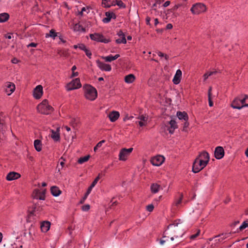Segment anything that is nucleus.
Segmentation results:
<instances>
[{"instance_id":"nucleus-1","label":"nucleus","mask_w":248,"mask_h":248,"mask_svg":"<svg viewBox=\"0 0 248 248\" xmlns=\"http://www.w3.org/2000/svg\"><path fill=\"white\" fill-rule=\"evenodd\" d=\"M37 109L39 113L48 115L53 111V108L48 104L47 100L44 99L37 107Z\"/></svg>"},{"instance_id":"nucleus-2","label":"nucleus","mask_w":248,"mask_h":248,"mask_svg":"<svg viewBox=\"0 0 248 248\" xmlns=\"http://www.w3.org/2000/svg\"><path fill=\"white\" fill-rule=\"evenodd\" d=\"M85 88V96L86 98L92 101L95 99L97 96L96 90L92 86L89 85H86Z\"/></svg>"},{"instance_id":"nucleus-3","label":"nucleus","mask_w":248,"mask_h":248,"mask_svg":"<svg viewBox=\"0 0 248 248\" xmlns=\"http://www.w3.org/2000/svg\"><path fill=\"white\" fill-rule=\"evenodd\" d=\"M190 11L194 15H199L206 11V6L202 3H197L192 5Z\"/></svg>"},{"instance_id":"nucleus-4","label":"nucleus","mask_w":248,"mask_h":248,"mask_svg":"<svg viewBox=\"0 0 248 248\" xmlns=\"http://www.w3.org/2000/svg\"><path fill=\"white\" fill-rule=\"evenodd\" d=\"M133 150V148L129 149L123 148L122 149L119 155V159L121 161H125L128 156L130 155L131 153Z\"/></svg>"},{"instance_id":"nucleus-5","label":"nucleus","mask_w":248,"mask_h":248,"mask_svg":"<svg viewBox=\"0 0 248 248\" xmlns=\"http://www.w3.org/2000/svg\"><path fill=\"white\" fill-rule=\"evenodd\" d=\"M81 87L79 78H77L73 79L71 82L66 85V89L67 91H71L73 90L79 88Z\"/></svg>"},{"instance_id":"nucleus-6","label":"nucleus","mask_w":248,"mask_h":248,"mask_svg":"<svg viewBox=\"0 0 248 248\" xmlns=\"http://www.w3.org/2000/svg\"><path fill=\"white\" fill-rule=\"evenodd\" d=\"M46 189H44L41 191L39 189H35L33 190L32 193V197L34 199H39L41 200H45V194Z\"/></svg>"},{"instance_id":"nucleus-7","label":"nucleus","mask_w":248,"mask_h":248,"mask_svg":"<svg viewBox=\"0 0 248 248\" xmlns=\"http://www.w3.org/2000/svg\"><path fill=\"white\" fill-rule=\"evenodd\" d=\"M90 37L93 40L96 41L97 42H103L105 43H108L109 42V40L105 38L102 34L95 33L94 34H90Z\"/></svg>"},{"instance_id":"nucleus-8","label":"nucleus","mask_w":248,"mask_h":248,"mask_svg":"<svg viewBox=\"0 0 248 248\" xmlns=\"http://www.w3.org/2000/svg\"><path fill=\"white\" fill-rule=\"evenodd\" d=\"M15 85L13 83L8 82L4 85V90L7 95H9L15 90Z\"/></svg>"},{"instance_id":"nucleus-9","label":"nucleus","mask_w":248,"mask_h":248,"mask_svg":"<svg viewBox=\"0 0 248 248\" xmlns=\"http://www.w3.org/2000/svg\"><path fill=\"white\" fill-rule=\"evenodd\" d=\"M164 161V157L161 155H157L153 157L151 160V163L154 166H158L161 165Z\"/></svg>"},{"instance_id":"nucleus-10","label":"nucleus","mask_w":248,"mask_h":248,"mask_svg":"<svg viewBox=\"0 0 248 248\" xmlns=\"http://www.w3.org/2000/svg\"><path fill=\"white\" fill-rule=\"evenodd\" d=\"M214 154L215 156L217 159H221L224 155V149L221 146H217L215 149Z\"/></svg>"},{"instance_id":"nucleus-11","label":"nucleus","mask_w":248,"mask_h":248,"mask_svg":"<svg viewBox=\"0 0 248 248\" xmlns=\"http://www.w3.org/2000/svg\"><path fill=\"white\" fill-rule=\"evenodd\" d=\"M96 63L98 67L103 71H110L111 70L110 65L105 63L100 62L99 60L96 61Z\"/></svg>"},{"instance_id":"nucleus-12","label":"nucleus","mask_w":248,"mask_h":248,"mask_svg":"<svg viewBox=\"0 0 248 248\" xmlns=\"http://www.w3.org/2000/svg\"><path fill=\"white\" fill-rule=\"evenodd\" d=\"M43 94V87L39 85L36 87L33 91V96L36 99H39Z\"/></svg>"},{"instance_id":"nucleus-13","label":"nucleus","mask_w":248,"mask_h":248,"mask_svg":"<svg viewBox=\"0 0 248 248\" xmlns=\"http://www.w3.org/2000/svg\"><path fill=\"white\" fill-rule=\"evenodd\" d=\"M20 177L21 175L19 173L15 171H11L8 173L6 177V179L7 181H12L17 179Z\"/></svg>"},{"instance_id":"nucleus-14","label":"nucleus","mask_w":248,"mask_h":248,"mask_svg":"<svg viewBox=\"0 0 248 248\" xmlns=\"http://www.w3.org/2000/svg\"><path fill=\"white\" fill-rule=\"evenodd\" d=\"M106 17L103 19L102 21L104 23H107L110 22L111 18L115 19L116 16L113 12H107L105 13Z\"/></svg>"},{"instance_id":"nucleus-15","label":"nucleus","mask_w":248,"mask_h":248,"mask_svg":"<svg viewBox=\"0 0 248 248\" xmlns=\"http://www.w3.org/2000/svg\"><path fill=\"white\" fill-rule=\"evenodd\" d=\"M169 124L170 126H167L168 127V130L170 133L173 134L174 130L178 128L177 124L176 122L173 120H170L169 122Z\"/></svg>"},{"instance_id":"nucleus-16","label":"nucleus","mask_w":248,"mask_h":248,"mask_svg":"<svg viewBox=\"0 0 248 248\" xmlns=\"http://www.w3.org/2000/svg\"><path fill=\"white\" fill-rule=\"evenodd\" d=\"M182 77V71L180 69H178L176 71V74L173 78L172 81L174 84H178L181 81V78Z\"/></svg>"},{"instance_id":"nucleus-17","label":"nucleus","mask_w":248,"mask_h":248,"mask_svg":"<svg viewBox=\"0 0 248 248\" xmlns=\"http://www.w3.org/2000/svg\"><path fill=\"white\" fill-rule=\"evenodd\" d=\"M119 116L120 114L119 112L116 111H112L108 115L110 121L112 122H115L119 118Z\"/></svg>"},{"instance_id":"nucleus-18","label":"nucleus","mask_w":248,"mask_h":248,"mask_svg":"<svg viewBox=\"0 0 248 248\" xmlns=\"http://www.w3.org/2000/svg\"><path fill=\"white\" fill-rule=\"evenodd\" d=\"M231 106L233 108L241 109L243 107V104H241V100L235 99L232 103Z\"/></svg>"},{"instance_id":"nucleus-19","label":"nucleus","mask_w":248,"mask_h":248,"mask_svg":"<svg viewBox=\"0 0 248 248\" xmlns=\"http://www.w3.org/2000/svg\"><path fill=\"white\" fill-rule=\"evenodd\" d=\"M50 222L47 221H44L42 223V224L41 225V231L43 232H46L49 230V229L50 228Z\"/></svg>"},{"instance_id":"nucleus-20","label":"nucleus","mask_w":248,"mask_h":248,"mask_svg":"<svg viewBox=\"0 0 248 248\" xmlns=\"http://www.w3.org/2000/svg\"><path fill=\"white\" fill-rule=\"evenodd\" d=\"M197 157H199L201 160L207 161V164L209 160V155L208 153L205 151H203Z\"/></svg>"},{"instance_id":"nucleus-21","label":"nucleus","mask_w":248,"mask_h":248,"mask_svg":"<svg viewBox=\"0 0 248 248\" xmlns=\"http://www.w3.org/2000/svg\"><path fill=\"white\" fill-rule=\"evenodd\" d=\"M177 116L179 119L183 120L184 121H188V116L187 114L185 112L178 111L177 112Z\"/></svg>"},{"instance_id":"nucleus-22","label":"nucleus","mask_w":248,"mask_h":248,"mask_svg":"<svg viewBox=\"0 0 248 248\" xmlns=\"http://www.w3.org/2000/svg\"><path fill=\"white\" fill-rule=\"evenodd\" d=\"M51 194L55 197L58 196L62 193L58 187L56 186H53L50 188Z\"/></svg>"},{"instance_id":"nucleus-23","label":"nucleus","mask_w":248,"mask_h":248,"mask_svg":"<svg viewBox=\"0 0 248 248\" xmlns=\"http://www.w3.org/2000/svg\"><path fill=\"white\" fill-rule=\"evenodd\" d=\"M51 134L50 137L52 139H53L55 141H57L60 140V133L59 132V129H58L56 131L51 130Z\"/></svg>"},{"instance_id":"nucleus-24","label":"nucleus","mask_w":248,"mask_h":248,"mask_svg":"<svg viewBox=\"0 0 248 248\" xmlns=\"http://www.w3.org/2000/svg\"><path fill=\"white\" fill-rule=\"evenodd\" d=\"M202 170V168L199 164L198 162L195 160L193 163L192 171L194 173H197Z\"/></svg>"},{"instance_id":"nucleus-25","label":"nucleus","mask_w":248,"mask_h":248,"mask_svg":"<svg viewBox=\"0 0 248 248\" xmlns=\"http://www.w3.org/2000/svg\"><path fill=\"white\" fill-rule=\"evenodd\" d=\"M135 80V77L133 74H129L124 78V81L126 83H131Z\"/></svg>"},{"instance_id":"nucleus-26","label":"nucleus","mask_w":248,"mask_h":248,"mask_svg":"<svg viewBox=\"0 0 248 248\" xmlns=\"http://www.w3.org/2000/svg\"><path fill=\"white\" fill-rule=\"evenodd\" d=\"M160 188H161V186L159 185H158L156 183H154V184H153L151 186V190L152 193H156L159 191Z\"/></svg>"},{"instance_id":"nucleus-27","label":"nucleus","mask_w":248,"mask_h":248,"mask_svg":"<svg viewBox=\"0 0 248 248\" xmlns=\"http://www.w3.org/2000/svg\"><path fill=\"white\" fill-rule=\"evenodd\" d=\"M34 146L36 150L40 152L42 150V143L41 141L39 140H36L34 141Z\"/></svg>"},{"instance_id":"nucleus-28","label":"nucleus","mask_w":248,"mask_h":248,"mask_svg":"<svg viewBox=\"0 0 248 248\" xmlns=\"http://www.w3.org/2000/svg\"><path fill=\"white\" fill-rule=\"evenodd\" d=\"M9 18V15L6 13L0 14V23L4 22Z\"/></svg>"},{"instance_id":"nucleus-29","label":"nucleus","mask_w":248,"mask_h":248,"mask_svg":"<svg viewBox=\"0 0 248 248\" xmlns=\"http://www.w3.org/2000/svg\"><path fill=\"white\" fill-rule=\"evenodd\" d=\"M73 30L75 31L85 32L84 28L82 27L79 24H76L73 27Z\"/></svg>"},{"instance_id":"nucleus-30","label":"nucleus","mask_w":248,"mask_h":248,"mask_svg":"<svg viewBox=\"0 0 248 248\" xmlns=\"http://www.w3.org/2000/svg\"><path fill=\"white\" fill-rule=\"evenodd\" d=\"M79 120L78 118H72L69 122L70 124L73 127L75 128L78 124Z\"/></svg>"},{"instance_id":"nucleus-31","label":"nucleus","mask_w":248,"mask_h":248,"mask_svg":"<svg viewBox=\"0 0 248 248\" xmlns=\"http://www.w3.org/2000/svg\"><path fill=\"white\" fill-rule=\"evenodd\" d=\"M230 233H222L221 234H219L218 235H217L215 236V237H220L218 240V242H221L223 240H224L225 239L228 238V237L230 236Z\"/></svg>"},{"instance_id":"nucleus-32","label":"nucleus","mask_w":248,"mask_h":248,"mask_svg":"<svg viewBox=\"0 0 248 248\" xmlns=\"http://www.w3.org/2000/svg\"><path fill=\"white\" fill-rule=\"evenodd\" d=\"M103 174L101 173H99L98 176L95 178V179L94 180V181L93 182L91 185L89 186V187H91V189H92L97 184V182L99 181V180L103 176Z\"/></svg>"},{"instance_id":"nucleus-33","label":"nucleus","mask_w":248,"mask_h":248,"mask_svg":"<svg viewBox=\"0 0 248 248\" xmlns=\"http://www.w3.org/2000/svg\"><path fill=\"white\" fill-rule=\"evenodd\" d=\"M195 160L197 162H198L199 164L202 168V169H203L207 164V161H204L202 160H201V159H200L199 157H197L195 159Z\"/></svg>"},{"instance_id":"nucleus-34","label":"nucleus","mask_w":248,"mask_h":248,"mask_svg":"<svg viewBox=\"0 0 248 248\" xmlns=\"http://www.w3.org/2000/svg\"><path fill=\"white\" fill-rule=\"evenodd\" d=\"M57 36V33L55 32L54 30H51L49 31V33H46V37L47 38L48 37H52L53 39Z\"/></svg>"},{"instance_id":"nucleus-35","label":"nucleus","mask_w":248,"mask_h":248,"mask_svg":"<svg viewBox=\"0 0 248 248\" xmlns=\"http://www.w3.org/2000/svg\"><path fill=\"white\" fill-rule=\"evenodd\" d=\"M90 157V155L81 157L78 160V163L79 164H82L85 162H87L89 159Z\"/></svg>"},{"instance_id":"nucleus-36","label":"nucleus","mask_w":248,"mask_h":248,"mask_svg":"<svg viewBox=\"0 0 248 248\" xmlns=\"http://www.w3.org/2000/svg\"><path fill=\"white\" fill-rule=\"evenodd\" d=\"M42 209V207H38L37 204H35L33 205V211L31 212L30 214L29 215L28 218L27 219V222H29V219L30 218V217L31 216V215L33 214V212L35 211L36 210L39 211Z\"/></svg>"},{"instance_id":"nucleus-37","label":"nucleus","mask_w":248,"mask_h":248,"mask_svg":"<svg viewBox=\"0 0 248 248\" xmlns=\"http://www.w3.org/2000/svg\"><path fill=\"white\" fill-rule=\"evenodd\" d=\"M211 91H212V88L210 87L208 90V96L209 105L210 107H212L213 105V102L211 100Z\"/></svg>"},{"instance_id":"nucleus-38","label":"nucleus","mask_w":248,"mask_h":248,"mask_svg":"<svg viewBox=\"0 0 248 248\" xmlns=\"http://www.w3.org/2000/svg\"><path fill=\"white\" fill-rule=\"evenodd\" d=\"M92 189L91 188V187H89L88 188L87 192H86L84 197L83 198V199L80 201V203H83L85 200L86 199V198H87L88 195L90 193L91 190H92Z\"/></svg>"},{"instance_id":"nucleus-39","label":"nucleus","mask_w":248,"mask_h":248,"mask_svg":"<svg viewBox=\"0 0 248 248\" xmlns=\"http://www.w3.org/2000/svg\"><path fill=\"white\" fill-rule=\"evenodd\" d=\"M241 104L244 107H248V96L245 95L244 98L241 100Z\"/></svg>"},{"instance_id":"nucleus-40","label":"nucleus","mask_w":248,"mask_h":248,"mask_svg":"<svg viewBox=\"0 0 248 248\" xmlns=\"http://www.w3.org/2000/svg\"><path fill=\"white\" fill-rule=\"evenodd\" d=\"M102 59H104L106 62H111L112 61L115 60L113 56L112 55H109L106 57H102Z\"/></svg>"},{"instance_id":"nucleus-41","label":"nucleus","mask_w":248,"mask_h":248,"mask_svg":"<svg viewBox=\"0 0 248 248\" xmlns=\"http://www.w3.org/2000/svg\"><path fill=\"white\" fill-rule=\"evenodd\" d=\"M58 54L60 55L61 57H67L68 55V52L65 50H60L58 51Z\"/></svg>"},{"instance_id":"nucleus-42","label":"nucleus","mask_w":248,"mask_h":248,"mask_svg":"<svg viewBox=\"0 0 248 248\" xmlns=\"http://www.w3.org/2000/svg\"><path fill=\"white\" fill-rule=\"evenodd\" d=\"M248 227V222L247 221H244L242 224L240 226L239 229L240 231H243L244 229Z\"/></svg>"},{"instance_id":"nucleus-43","label":"nucleus","mask_w":248,"mask_h":248,"mask_svg":"<svg viewBox=\"0 0 248 248\" xmlns=\"http://www.w3.org/2000/svg\"><path fill=\"white\" fill-rule=\"evenodd\" d=\"M102 4L105 8H110L111 6V5L108 3V0H102Z\"/></svg>"},{"instance_id":"nucleus-44","label":"nucleus","mask_w":248,"mask_h":248,"mask_svg":"<svg viewBox=\"0 0 248 248\" xmlns=\"http://www.w3.org/2000/svg\"><path fill=\"white\" fill-rule=\"evenodd\" d=\"M116 42L117 44H121V43L126 44V40L125 37H123V38H121L117 39L116 40Z\"/></svg>"},{"instance_id":"nucleus-45","label":"nucleus","mask_w":248,"mask_h":248,"mask_svg":"<svg viewBox=\"0 0 248 248\" xmlns=\"http://www.w3.org/2000/svg\"><path fill=\"white\" fill-rule=\"evenodd\" d=\"M116 4L120 7L125 8V5L121 0H116Z\"/></svg>"},{"instance_id":"nucleus-46","label":"nucleus","mask_w":248,"mask_h":248,"mask_svg":"<svg viewBox=\"0 0 248 248\" xmlns=\"http://www.w3.org/2000/svg\"><path fill=\"white\" fill-rule=\"evenodd\" d=\"M138 119L140 120V121L147 122L148 120V117L143 115H140L138 117Z\"/></svg>"},{"instance_id":"nucleus-47","label":"nucleus","mask_w":248,"mask_h":248,"mask_svg":"<svg viewBox=\"0 0 248 248\" xmlns=\"http://www.w3.org/2000/svg\"><path fill=\"white\" fill-rule=\"evenodd\" d=\"M180 198L178 200V201H177L176 202H175V205L176 206H178L179 204H180L182 202V201L183 200V195L182 193H180Z\"/></svg>"},{"instance_id":"nucleus-48","label":"nucleus","mask_w":248,"mask_h":248,"mask_svg":"<svg viewBox=\"0 0 248 248\" xmlns=\"http://www.w3.org/2000/svg\"><path fill=\"white\" fill-rule=\"evenodd\" d=\"M154 206L152 204L147 205L146 207V210L150 212L153 211V210H154Z\"/></svg>"},{"instance_id":"nucleus-49","label":"nucleus","mask_w":248,"mask_h":248,"mask_svg":"<svg viewBox=\"0 0 248 248\" xmlns=\"http://www.w3.org/2000/svg\"><path fill=\"white\" fill-rule=\"evenodd\" d=\"M157 54H158V55L161 57H164L165 59L166 60H168L169 59V56L165 54L162 53L161 52L159 51L157 52Z\"/></svg>"},{"instance_id":"nucleus-50","label":"nucleus","mask_w":248,"mask_h":248,"mask_svg":"<svg viewBox=\"0 0 248 248\" xmlns=\"http://www.w3.org/2000/svg\"><path fill=\"white\" fill-rule=\"evenodd\" d=\"M185 123L183 125V131H187V128L189 126V123L187 122V121H184Z\"/></svg>"},{"instance_id":"nucleus-51","label":"nucleus","mask_w":248,"mask_h":248,"mask_svg":"<svg viewBox=\"0 0 248 248\" xmlns=\"http://www.w3.org/2000/svg\"><path fill=\"white\" fill-rule=\"evenodd\" d=\"M90 208V206L89 204H86L82 206V210L84 211H88Z\"/></svg>"},{"instance_id":"nucleus-52","label":"nucleus","mask_w":248,"mask_h":248,"mask_svg":"<svg viewBox=\"0 0 248 248\" xmlns=\"http://www.w3.org/2000/svg\"><path fill=\"white\" fill-rule=\"evenodd\" d=\"M84 51L86 53V55H87V56L88 57H89V58H91V56H92L91 52L89 49H88L87 48L86 49L84 50Z\"/></svg>"},{"instance_id":"nucleus-53","label":"nucleus","mask_w":248,"mask_h":248,"mask_svg":"<svg viewBox=\"0 0 248 248\" xmlns=\"http://www.w3.org/2000/svg\"><path fill=\"white\" fill-rule=\"evenodd\" d=\"M212 73H206L204 74L203 75V78H204V80H206V79L210 76H212Z\"/></svg>"},{"instance_id":"nucleus-54","label":"nucleus","mask_w":248,"mask_h":248,"mask_svg":"<svg viewBox=\"0 0 248 248\" xmlns=\"http://www.w3.org/2000/svg\"><path fill=\"white\" fill-rule=\"evenodd\" d=\"M105 142H106V140H101V141H99V142H98V143L96 145V146L98 148H100V147L102 146V145L103 143H105Z\"/></svg>"},{"instance_id":"nucleus-55","label":"nucleus","mask_w":248,"mask_h":248,"mask_svg":"<svg viewBox=\"0 0 248 248\" xmlns=\"http://www.w3.org/2000/svg\"><path fill=\"white\" fill-rule=\"evenodd\" d=\"M78 48L79 49H80L81 50H85L86 49H87L86 46H85V45L83 44H80L78 46Z\"/></svg>"},{"instance_id":"nucleus-56","label":"nucleus","mask_w":248,"mask_h":248,"mask_svg":"<svg viewBox=\"0 0 248 248\" xmlns=\"http://www.w3.org/2000/svg\"><path fill=\"white\" fill-rule=\"evenodd\" d=\"M117 35L120 36L121 38H123V37H125V35L122 31L120 30L118 33Z\"/></svg>"},{"instance_id":"nucleus-57","label":"nucleus","mask_w":248,"mask_h":248,"mask_svg":"<svg viewBox=\"0 0 248 248\" xmlns=\"http://www.w3.org/2000/svg\"><path fill=\"white\" fill-rule=\"evenodd\" d=\"M200 233V231L198 230V232L196 234L192 235L190 236V238L192 239L195 238L196 237H197L199 235Z\"/></svg>"},{"instance_id":"nucleus-58","label":"nucleus","mask_w":248,"mask_h":248,"mask_svg":"<svg viewBox=\"0 0 248 248\" xmlns=\"http://www.w3.org/2000/svg\"><path fill=\"white\" fill-rule=\"evenodd\" d=\"M37 46V43H31L30 44H29L28 45H27V47H36Z\"/></svg>"},{"instance_id":"nucleus-59","label":"nucleus","mask_w":248,"mask_h":248,"mask_svg":"<svg viewBox=\"0 0 248 248\" xmlns=\"http://www.w3.org/2000/svg\"><path fill=\"white\" fill-rule=\"evenodd\" d=\"M138 123L140 126H143L146 125V122H142L141 121H140Z\"/></svg>"},{"instance_id":"nucleus-60","label":"nucleus","mask_w":248,"mask_h":248,"mask_svg":"<svg viewBox=\"0 0 248 248\" xmlns=\"http://www.w3.org/2000/svg\"><path fill=\"white\" fill-rule=\"evenodd\" d=\"M172 25L170 23L168 24L166 26V29H171L172 28Z\"/></svg>"},{"instance_id":"nucleus-61","label":"nucleus","mask_w":248,"mask_h":248,"mask_svg":"<svg viewBox=\"0 0 248 248\" xmlns=\"http://www.w3.org/2000/svg\"><path fill=\"white\" fill-rule=\"evenodd\" d=\"M60 159L62 160V161L60 162V164L62 166V167L63 166L64 164L65 159H63V157H61Z\"/></svg>"},{"instance_id":"nucleus-62","label":"nucleus","mask_w":248,"mask_h":248,"mask_svg":"<svg viewBox=\"0 0 248 248\" xmlns=\"http://www.w3.org/2000/svg\"><path fill=\"white\" fill-rule=\"evenodd\" d=\"M170 1H166V2L164 3V4H163V6H164V7H166L170 5Z\"/></svg>"},{"instance_id":"nucleus-63","label":"nucleus","mask_w":248,"mask_h":248,"mask_svg":"<svg viewBox=\"0 0 248 248\" xmlns=\"http://www.w3.org/2000/svg\"><path fill=\"white\" fill-rule=\"evenodd\" d=\"M150 18L149 17H147L146 18V24L147 25L150 24Z\"/></svg>"},{"instance_id":"nucleus-64","label":"nucleus","mask_w":248,"mask_h":248,"mask_svg":"<svg viewBox=\"0 0 248 248\" xmlns=\"http://www.w3.org/2000/svg\"><path fill=\"white\" fill-rule=\"evenodd\" d=\"M78 72H75L74 71V72H73V73H72V77H76V76H78Z\"/></svg>"}]
</instances>
